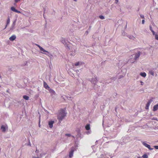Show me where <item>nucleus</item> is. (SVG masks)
<instances>
[{
    "mask_svg": "<svg viewBox=\"0 0 158 158\" xmlns=\"http://www.w3.org/2000/svg\"><path fill=\"white\" fill-rule=\"evenodd\" d=\"M66 115V113H65V110L62 109L60 110L58 115V119L59 121L60 122L64 119Z\"/></svg>",
    "mask_w": 158,
    "mask_h": 158,
    "instance_id": "obj_1",
    "label": "nucleus"
},
{
    "mask_svg": "<svg viewBox=\"0 0 158 158\" xmlns=\"http://www.w3.org/2000/svg\"><path fill=\"white\" fill-rule=\"evenodd\" d=\"M142 143V144L145 147H147L148 148L149 150H152L153 149V148H151L150 146L149 145L147 144L145 142H143Z\"/></svg>",
    "mask_w": 158,
    "mask_h": 158,
    "instance_id": "obj_2",
    "label": "nucleus"
},
{
    "mask_svg": "<svg viewBox=\"0 0 158 158\" xmlns=\"http://www.w3.org/2000/svg\"><path fill=\"white\" fill-rule=\"evenodd\" d=\"M98 81V80L96 77L93 78L91 80V82L94 85H95L96 84V83Z\"/></svg>",
    "mask_w": 158,
    "mask_h": 158,
    "instance_id": "obj_3",
    "label": "nucleus"
},
{
    "mask_svg": "<svg viewBox=\"0 0 158 158\" xmlns=\"http://www.w3.org/2000/svg\"><path fill=\"white\" fill-rule=\"evenodd\" d=\"M74 148H72L71 149V151L69 152V157L71 158L73 156L74 152Z\"/></svg>",
    "mask_w": 158,
    "mask_h": 158,
    "instance_id": "obj_4",
    "label": "nucleus"
},
{
    "mask_svg": "<svg viewBox=\"0 0 158 158\" xmlns=\"http://www.w3.org/2000/svg\"><path fill=\"white\" fill-rule=\"evenodd\" d=\"M50 92L51 93V96L52 97H54L55 95H56V93L55 91L53 90V89H50L49 90Z\"/></svg>",
    "mask_w": 158,
    "mask_h": 158,
    "instance_id": "obj_5",
    "label": "nucleus"
},
{
    "mask_svg": "<svg viewBox=\"0 0 158 158\" xmlns=\"http://www.w3.org/2000/svg\"><path fill=\"white\" fill-rule=\"evenodd\" d=\"M153 101L152 99H150L148 102H147L146 105V106L145 107V109H148L149 107Z\"/></svg>",
    "mask_w": 158,
    "mask_h": 158,
    "instance_id": "obj_6",
    "label": "nucleus"
},
{
    "mask_svg": "<svg viewBox=\"0 0 158 158\" xmlns=\"http://www.w3.org/2000/svg\"><path fill=\"white\" fill-rule=\"evenodd\" d=\"M140 52L139 51L137 53L135 54L134 58L135 60H136L140 56Z\"/></svg>",
    "mask_w": 158,
    "mask_h": 158,
    "instance_id": "obj_7",
    "label": "nucleus"
},
{
    "mask_svg": "<svg viewBox=\"0 0 158 158\" xmlns=\"http://www.w3.org/2000/svg\"><path fill=\"white\" fill-rule=\"evenodd\" d=\"M44 86L46 89L48 90L50 89L47 83L45 81L44 82Z\"/></svg>",
    "mask_w": 158,
    "mask_h": 158,
    "instance_id": "obj_8",
    "label": "nucleus"
},
{
    "mask_svg": "<svg viewBox=\"0 0 158 158\" xmlns=\"http://www.w3.org/2000/svg\"><path fill=\"white\" fill-rule=\"evenodd\" d=\"M16 38V36L15 35H13L12 36H11L9 38V40L10 41H13Z\"/></svg>",
    "mask_w": 158,
    "mask_h": 158,
    "instance_id": "obj_9",
    "label": "nucleus"
},
{
    "mask_svg": "<svg viewBox=\"0 0 158 158\" xmlns=\"http://www.w3.org/2000/svg\"><path fill=\"white\" fill-rule=\"evenodd\" d=\"M54 123V121H51L49 122V125L51 128H52L53 127V124Z\"/></svg>",
    "mask_w": 158,
    "mask_h": 158,
    "instance_id": "obj_10",
    "label": "nucleus"
},
{
    "mask_svg": "<svg viewBox=\"0 0 158 158\" xmlns=\"http://www.w3.org/2000/svg\"><path fill=\"white\" fill-rule=\"evenodd\" d=\"M61 40V42L63 44H64V45L67 44V43L66 42L64 38H62Z\"/></svg>",
    "mask_w": 158,
    "mask_h": 158,
    "instance_id": "obj_11",
    "label": "nucleus"
},
{
    "mask_svg": "<svg viewBox=\"0 0 158 158\" xmlns=\"http://www.w3.org/2000/svg\"><path fill=\"white\" fill-rule=\"evenodd\" d=\"M158 109V104L154 106L153 108V111H156Z\"/></svg>",
    "mask_w": 158,
    "mask_h": 158,
    "instance_id": "obj_12",
    "label": "nucleus"
},
{
    "mask_svg": "<svg viewBox=\"0 0 158 158\" xmlns=\"http://www.w3.org/2000/svg\"><path fill=\"white\" fill-rule=\"evenodd\" d=\"M85 128L87 130H89L90 129V125L87 124L85 127Z\"/></svg>",
    "mask_w": 158,
    "mask_h": 158,
    "instance_id": "obj_13",
    "label": "nucleus"
},
{
    "mask_svg": "<svg viewBox=\"0 0 158 158\" xmlns=\"http://www.w3.org/2000/svg\"><path fill=\"white\" fill-rule=\"evenodd\" d=\"M140 75L142 76V77H145L146 76V73L144 72V73H140Z\"/></svg>",
    "mask_w": 158,
    "mask_h": 158,
    "instance_id": "obj_14",
    "label": "nucleus"
},
{
    "mask_svg": "<svg viewBox=\"0 0 158 158\" xmlns=\"http://www.w3.org/2000/svg\"><path fill=\"white\" fill-rule=\"evenodd\" d=\"M1 129L2 130V131L3 132H5L6 130V128L3 125H2L1 126Z\"/></svg>",
    "mask_w": 158,
    "mask_h": 158,
    "instance_id": "obj_15",
    "label": "nucleus"
},
{
    "mask_svg": "<svg viewBox=\"0 0 158 158\" xmlns=\"http://www.w3.org/2000/svg\"><path fill=\"white\" fill-rule=\"evenodd\" d=\"M23 98L26 100H28L29 99V97L27 95H24L23 96Z\"/></svg>",
    "mask_w": 158,
    "mask_h": 158,
    "instance_id": "obj_16",
    "label": "nucleus"
},
{
    "mask_svg": "<svg viewBox=\"0 0 158 158\" xmlns=\"http://www.w3.org/2000/svg\"><path fill=\"white\" fill-rule=\"evenodd\" d=\"M40 51H42V52H41L43 54H44L45 53H44V52H46V53L47 52V51H46V50H44L43 48H42L40 50Z\"/></svg>",
    "mask_w": 158,
    "mask_h": 158,
    "instance_id": "obj_17",
    "label": "nucleus"
},
{
    "mask_svg": "<svg viewBox=\"0 0 158 158\" xmlns=\"http://www.w3.org/2000/svg\"><path fill=\"white\" fill-rule=\"evenodd\" d=\"M44 54H45V55H47L48 56H52V55L51 54V53L49 52L48 51H47V52L46 53H44Z\"/></svg>",
    "mask_w": 158,
    "mask_h": 158,
    "instance_id": "obj_18",
    "label": "nucleus"
},
{
    "mask_svg": "<svg viewBox=\"0 0 158 158\" xmlns=\"http://www.w3.org/2000/svg\"><path fill=\"white\" fill-rule=\"evenodd\" d=\"M128 37L131 39H134L135 38L132 35H128Z\"/></svg>",
    "mask_w": 158,
    "mask_h": 158,
    "instance_id": "obj_19",
    "label": "nucleus"
},
{
    "mask_svg": "<svg viewBox=\"0 0 158 158\" xmlns=\"http://www.w3.org/2000/svg\"><path fill=\"white\" fill-rule=\"evenodd\" d=\"M11 10L13 11L14 12H15L16 10V9L15 7H11Z\"/></svg>",
    "mask_w": 158,
    "mask_h": 158,
    "instance_id": "obj_20",
    "label": "nucleus"
},
{
    "mask_svg": "<svg viewBox=\"0 0 158 158\" xmlns=\"http://www.w3.org/2000/svg\"><path fill=\"white\" fill-rule=\"evenodd\" d=\"M143 158H148V156L146 154H144L142 156Z\"/></svg>",
    "mask_w": 158,
    "mask_h": 158,
    "instance_id": "obj_21",
    "label": "nucleus"
},
{
    "mask_svg": "<svg viewBox=\"0 0 158 158\" xmlns=\"http://www.w3.org/2000/svg\"><path fill=\"white\" fill-rule=\"evenodd\" d=\"M99 17L102 19H105L104 17L102 15H100L99 16Z\"/></svg>",
    "mask_w": 158,
    "mask_h": 158,
    "instance_id": "obj_22",
    "label": "nucleus"
},
{
    "mask_svg": "<svg viewBox=\"0 0 158 158\" xmlns=\"http://www.w3.org/2000/svg\"><path fill=\"white\" fill-rule=\"evenodd\" d=\"M80 62H77V63H76L75 64V65L76 66H77L79 65H80Z\"/></svg>",
    "mask_w": 158,
    "mask_h": 158,
    "instance_id": "obj_23",
    "label": "nucleus"
},
{
    "mask_svg": "<svg viewBox=\"0 0 158 158\" xmlns=\"http://www.w3.org/2000/svg\"><path fill=\"white\" fill-rule=\"evenodd\" d=\"M149 73L151 75L153 76L154 75V72L153 71H150Z\"/></svg>",
    "mask_w": 158,
    "mask_h": 158,
    "instance_id": "obj_24",
    "label": "nucleus"
},
{
    "mask_svg": "<svg viewBox=\"0 0 158 158\" xmlns=\"http://www.w3.org/2000/svg\"><path fill=\"white\" fill-rule=\"evenodd\" d=\"M65 136H68L69 137H70L71 136V135L70 134H65Z\"/></svg>",
    "mask_w": 158,
    "mask_h": 158,
    "instance_id": "obj_25",
    "label": "nucleus"
},
{
    "mask_svg": "<svg viewBox=\"0 0 158 158\" xmlns=\"http://www.w3.org/2000/svg\"><path fill=\"white\" fill-rule=\"evenodd\" d=\"M10 22V19L9 18H8V19L7 20V25L8 24H9Z\"/></svg>",
    "mask_w": 158,
    "mask_h": 158,
    "instance_id": "obj_26",
    "label": "nucleus"
},
{
    "mask_svg": "<svg viewBox=\"0 0 158 158\" xmlns=\"http://www.w3.org/2000/svg\"><path fill=\"white\" fill-rule=\"evenodd\" d=\"M36 45H37L40 49V50L42 48V47H41L40 45H39L38 44H36Z\"/></svg>",
    "mask_w": 158,
    "mask_h": 158,
    "instance_id": "obj_27",
    "label": "nucleus"
},
{
    "mask_svg": "<svg viewBox=\"0 0 158 158\" xmlns=\"http://www.w3.org/2000/svg\"><path fill=\"white\" fill-rule=\"evenodd\" d=\"M152 33L153 35H155V37L156 36V35H157V34H156V33L155 32V31H152Z\"/></svg>",
    "mask_w": 158,
    "mask_h": 158,
    "instance_id": "obj_28",
    "label": "nucleus"
},
{
    "mask_svg": "<svg viewBox=\"0 0 158 158\" xmlns=\"http://www.w3.org/2000/svg\"><path fill=\"white\" fill-rule=\"evenodd\" d=\"M139 15H140L141 18H143V19L144 18V16L143 15L139 14Z\"/></svg>",
    "mask_w": 158,
    "mask_h": 158,
    "instance_id": "obj_29",
    "label": "nucleus"
},
{
    "mask_svg": "<svg viewBox=\"0 0 158 158\" xmlns=\"http://www.w3.org/2000/svg\"><path fill=\"white\" fill-rule=\"evenodd\" d=\"M150 29V30L152 31H153V30L152 29V26L151 25H150L149 26Z\"/></svg>",
    "mask_w": 158,
    "mask_h": 158,
    "instance_id": "obj_30",
    "label": "nucleus"
},
{
    "mask_svg": "<svg viewBox=\"0 0 158 158\" xmlns=\"http://www.w3.org/2000/svg\"><path fill=\"white\" fill-rule=\"evenodd\" d=\"M154 147L155 149H158V146H154Z\"/></svg>",
    "mask_w": 158,
    "mask_h": 158,
    "instance_id": "obj_31",
    "label": "nucleus"
},
{
    "mask_svg": "<svg viewBox=\"0 0 158 158\" xmlns=\"http://www.w3.org/2000/svg\"><path fill=\"white\" fill-rule=\"evenodd\" d=\"M126 33L125 32H123L122 33V35L123 36H124L126 35Z\"/></svg>",
    "mask_w": 158,
    "mask_h": 158,
    "instance_id": "obj_32",
    "label": "nucleus"
},
{
    "mask_svg": "<svg viewBox=\"0 0 158 158\" xmlns=\"http://www.w3.org/2000/svg\"><path fill=\"white\" fill-rule=\"evenodd\" d=\"M15 2V3H17L19 2L20 1V0H14Z\"/></svg>",
    "mask_w": 158,
    "mask_h": 158,
    "instance_id": "obj_33",
    "label": "nucleus"
},
{
    "mask_svg": "<svg viewBox=\"0 0 158 158\" xmlns=\"http://www.w3.org/2000/svg\"><path fill=\"white\" fill-rule=\"evenodd\" d=\"M15 12H17V13H21V12L20 11H18V10H17L15 11Z\"/></svg>",
    "mask_w": 158,
    "mask_h": 158,
    "instance_id": "obj_34",
    "label": "nucleus"
},
{
    "mask_svg": "<svg viewBox=\"0 0 158 158\" xmlns=\"http://www.w3.org/2000/svg\"><path fill=\"white\" fill-rule=\"evenodd\" d=\"M145 21L143 19L142 20V24H144V23Z\"/></svg>",
    "mask_w": 158,
    "mask_h": 158,
    "instance_id": "obj_35",
    "label": "nucleus"
},
{
    "mask_svg": "<svg viewBox=\"0 0 158 158\" xmlns=\"http://www.w3.org/2000/svg\"><path fill=\"white\" fill-rule=\"evenodd\" d=\"M67 97V99H69L70 98H72L70 97H69V96H66Z\"/></svg>",
    "mask_w": 158,
    "mask_h": 158,
    "instance_id": "obj_36",
    "label": "nucleus"
},
{
    "mask_svg": "<svg viewBox=\"0 0 158 158\" xmlns=\"http://www.w3.org/2000/svg\"><path fill=\"white\" fill-rule=\"evenodd\" d=\"M15 22H16V21H15L14 22H13V26H14L15 24Z\"/></svg>",
    "mask_w": 158,
    "mask_h": 158,
    "instance_id": "obj_37",
    "label": "nucleus"
},
{
    "mask_svg": "<svg viewBox=\"0 0 158 158\" xmlns=\"http://www.w3.org/2000/svg\"><path fill=\"white\" fill-rule=\"evenodd\" d=\"M140 83H141V84L142 85H143L144 83L143 81H141L140 82Z\"/></svg>",
    "mask_w": 158,
    "mask_h": 158,
    "instance_id": "obj_38",
    "label": "nucleus"
},
{
    "mask_svg": "<svg viewBox=\"0 0 158 158\" xmlns=\"http://www.w3.org/2000/svg\"><path fill=\"white\" fill-rule=\"evenodd\" d=\"M91 26H90L89 27V29H88V30L90 31V28H91Z\"/></svg>",
    "mask_w": 158,
    "mask_h": 158,
    "instance_id": "obj_39",
    "label": "nucleus"
},
{
    "mask_svg": "<svg viewBox=\"0 0 158 158\" xmlns=\"http://www.w3.org/2000/svg\"><path fill=\"white\" fill-rule=\"evenodd\" d=\"M66 47L69 48H69L68 46V44H67Z\"/></svg>",
    "mask_w": 158,
    "mask_h": 158,
    "instance_id": "obj_40",
    "label": "nucleus"
},
{
    "mask_svg": "<svg viewBox=\"0 0 158 158\" xmlns=\"http://www.w3.org/2000/svg\"><path fill=\"white\" fill-rule=\"evenodd\" d=\"M118 2V0H116L115 1V3H117V2Z\"/></svg>",
    "mask_w": 158,
    "mask_h": 158,
    "instance_id": "obj_41",
    "label": "nucleus"
},
{
    "mask_svg": "<svg viewBox=\"0 0 158 158\" xmlns=\"http://www.w3.org/2000/svg\"><path fill=\"white\" fill-rule=\"evenodd\" d=\"M86 33L87 34H88V31H86V32H85V33Z\"/></svg>",
    "mask_w": 158,
    "mask_h": 158,
    "instance_id": "obj_42",
    "label": "nucleus"
},
{
    "mask_svg": "<svg viewBox=\"0 0 158 158\" xmlns=\"http://www.w3.org/2000/svg\"><path fill=\"white\" fill-rule=\"evenodd\" d=\"M71 136L72 137H73V138H75V137H74V136H73V135H71Z\"/></svg>",
    "mask_w": 158,
    "mask_h": 158,
    "instance_id": "obj_43",
    "label": "nucleus"
},
{
    "mask_svg": "<svg viewBox=\"0 0 158 158\" xmlns=\"http://www.w3.org/2000/svg\"><path fill=\"white\" fill-rule=\"evenodd\" d=\"M33 158H39V157H34Z\"/></svg>",
    "mask_w": 158,
    "mask_h": 158,
    "instance_id": "obj_44",
    "label": "nucleus"
},
{
    "mask_svg": "<svg viewBox=\"0 0 158 158\" xmlns=\"http://www.w3.org/2000/svg\"><path fill=\"white\" fill-rule=\"evenodd\" d=\"M35 152H37V150H36Z\"/></svg>",
    "mask_w": 158,
    "mask_h": 158,
    "instance_id": "obj_45",
    "label": "nucleus"
},
{
    "mask_svg": "<svg viewBox=\"0 0 158 158\" xmlns=\"http://www.w3.org/2000/svg\"><path fill=\"white\" fill-rule=\"evenodd\" d=\"M35 152H37V150H36Z\"/></svg>",
    "mask_w": 158,
    "mask_h": 158,
    "instance_id": "obj_46",
    "label": "nucleus"
},
{
    "mask_svg": "<svg viewBox=\"0 0 158 158\" xmlns=\"http://www.w3.org/2000/svg\"><path fill=\"white\" fill-rule=\"evenodd\" d=\"M74 1H76L77 0H73Z\"/></svg>",
    "mask_w": 158,
    "mask_h": 158,
    "instance_id": "obj_47",
    "label": "nucleus"
},
{
    "mask_svg": "<svg viewBox=\"0 0 158 158\" xmlns=\"http://www.w3.org/2000/svg\"><path fill=\"white\" fill-rule=\"evenodd\" d=\"M29 145L31 146V144H29Z\"/></svg>",
    "mask_w": 158,
    "mask_h": 158,
    "instance_id": "obj_48",
    "label": "nucleus"
}]
</instances>
